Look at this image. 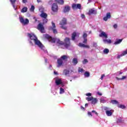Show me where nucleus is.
<instances>
[{
    "label": "nucleus",
    "instance_id": "53",
    "mask_svg": "<svg viewBox=\"0 0 127 127\" xmlns=\"http://www.w3.org/2000/svg\"><path fill=\"white\" fill-rule=\"evenodd\" d=\"M80 109L82 110V111H85V108L83 107L82 106L80 107Z\"/></svg>",
    "mask_w": 127,
    "mask_h": 127
},
{
    "label": "nucleus",
    "instance_id": "32",
    "mask_svg": "<svg viewBox=\"0 0 127 127\" xmlns=\"http://www.w3.org/2000/svg\"><path fill=\"white\" fill-rule=\"evenodd\" d=\"M103 52L105 54H108V53H109V52H110V50H109V49H105L103 51Z\"/></svg>",
    "mask_w": 127,
    "mask_h": 127
},
{
    "label": "nucleus",
    "instance_id": "54",
    "mask_svg": "<svg viewBox=\"0 0 127 127\" xmlns=\"http://www.w3.org/2000/svg\"><path fill=\"white\" fill-rule=\"evenodd\" d=\"M52 0H50L49 2V4H51V3H52Z\"/></svg>",
    "mask_w": 127,
    "mask_h": 127
},
{
    "label": "nucleus",
    "instance_id": "1",
    "mask_svg": "<svg viewBox=\"0 0 127 127\" xmlns=\"http://www.w3.org/2000/svg\"><path fill=\"white\" fill-rule=\"evenodd\" d=\"M28 37L31 39V40H33L35 45H37L40 49H43L44 48V45L42 44V43L39 40L37 37L33 34H30L28 33L27 34Z\"/></svg>",
    "mask_w": 127,
    "mask_h": 127
},
{
    "label": "nucleus",
    "instance_id": "17",
    "mask_svg": "<svg viewBox=\"0 0 127 127\" xmlns=\"http://www.w3.org/2000/svg\"><path fill=\"white\" fill-rule=\"evenodd\" d=\"M78 46H79V47H83V48H90V46L88 45H85L84 44H82L81 43H79Z\"/></svg>",
    "mask_w": 127,
    "mask_h": 127
},
{
    "label": "nucleus",
    "instance_id": "51",
    "mask_svg": "<svg viewBox=\"0 0 127 127\" xmlns=\"http://www.w3.org/2000/svg\"><path fill=\"white\" fill-rule=\"evenodd\" d=\"M88 116H91V117H93V115H92L91 112H88Z\"/></svg>",
    "mask_w": 127,
    "mask_h": 127
},
{
    "label": "nucleus",
    "instance_id": "31",
    "mask_svg": "<svg viewBox=\"0 0 127 127\" xmlns=\"http://www.w3.org/2000/svg\"><path fill=\"white\" fill-rule=\"evenodd\" d=\"M43 24H44L45 23H47V21H48V19H47V18H44L43 19Z\"/></svg>",
    "mask_w": 127,
    "mask_h": 127
},
{
    "label": "nucleus",
    "instance_id": "23",
    "mask_svg": "<svg viewBox=\"0 0 127 127\" xmlns=\"http://www.w3.org/2000/svg\"><path fill=\"white\" fill-rule=\"evenodd\" d=\"M123 41V39L117 40V41L114 43L115 45H118L120 44Z\"/></svg>",
    "mask_w": 127,
    "mask_h": 127
},
{
    "label": "nucleus",
    "instance_id": "22",
    "mask_svg": "<svg viewBox=\"0 0 127 127\" xmlns=\"http://www.w3.org/2000/svg\"><path fill=\"white\" fill-rule=\"evenodd\" d=\"M55 1L59 4H64V0H55Z\"/></svg>",
    "mask_w": 127,
    "mask_h": 127
},
{
    "label": "nucleus",
    "instance_id": "56",
    "mask_svg": "<svg viewBox=\"0 0 127 127\" xmlns=\"http://www.w3.org/2000/svg\"><path fill=\"white\" fill-rule=\"evenodd\" d=\"M30 44H31V45H32V46H33V43H32V41L30 42Z\"/></svg>",
    "mask_w": 127,
    "mask_h": 127
},
{
    "label": "nucleus",
    "instance_id": "43",
    "mask_svg": "<svg viewBox=\"0 0 127 127\" xmlns=\"http://www.w3.org/2000/svg\"><path fill=\"white\" fill-rule=\"evenodd\" d=\"M83 64H86V63H88V60L87 59H84L82 62Z\"/></svg>",
    "mask_w": 127,
    "mask_h": 127
},
{
    "label": "nucleus",
    "instance_id": "26",
    "mask_svg": "<svg viewBox=\"0 0 127 127\" xmlns=\"http://www.w3.org/2000/svg\"><path fill=\"white\" fill-rule=\"evenodd\" d=\"M103 42H104V43H108V44H111V43H112L111 40L104 39Z\"/></svg>",
    "mask_w": 127,
    "mask_h": 127
},
{
    "label": "nucleus",
    "instance_id": "29",
    "mask_svg": "<svg viewBox=\"0 0 127 127\" xmlns=\"http://www.w3.org/2000/svg\"><path fill=\"white\" fill-rule=\"evenodd\" d=\"M69 73L70 71L68 70L64 69V75H65V76H66V75H69Z\"/></svg>",
    "mask_w": 127,
    "mask_h": 127
},
{
    "label": "nucleus",
    "instance_id": "45",
    "mask_svg": "<svg viewBox=\"0 0 127 127\" xmlns=\"http://www.w3.org/2000/svg\"><path fill=\"white\" fill-rule=\"evenodd\" d=\"M61 27L63 29H64V30H66V29H67V27H65L63 25L61 26Z\"/></svg>",
    "mask_w": 127,
    "mask_h": 127
},
{
    "label": "nucleus",
    "instance_id": "57",
    "mask_svg": "<svg viewBox=\"0 0 127 127\" xmlns=\"http://www.w3.org/2000/svg\"><path fill=\"white\" fill-rule=\"evenodd\" d=\"M98 95H99V96H102V93L98 92Z\"/></svg>",
    "mask_w": 127,
    "mask_h": 127
},
{
    "label": "nucleus",
    "instance_id": "61",
    "mask_svg": "<svg viewBox=\"0 0 127 127\" xmlns=\"http://www.w3.org/2000/svg\"><path fill=\"white\" fill-rule=\"evenodd\" d=\"M34 19H35L36 21H37V19H36V18L35 17H34Z\"/></svg>",
    "mask_w": 127,
    "mask_h": 127
},
{
    "label": "nucleus",
    "instance_id": "39",
    "mask_svg": "<svg viewBox=\"0 0 127 127\" xmlns=\"http://www.w3.org/2000/svg\"><path fill=\"white\" fill-rule=\"evenodd\" d=\"M106 102H107V101L106 100H105V99H100V103H102V104L106 103Z\"/></svg>",
    "mask_w": 127,
    "mask_h": 127
},
{
    "label": "nucleus",
    "instance_id": "24",
    "mask_svg": "<svg viewBox=\"0 0 127 127\" xmlns=\"http://www.w3.org/2000/svg\"><path fill=\"white\" fill-rule=\"evenodd\" d=\"M27 9H28L27 7H24L21 10V12H22V13H24V12H26L27 11Z\"/></svg>",
    "mask_w": 127,
    "mask_h": 127
},
{
    "label": "nucleus",
    "instance_id": "13",
    "mask_svg": "<svg viewBox=\"0 0 127 127\" xmlns=\"http://www.w3.org/2000/svg\"><path fill=\"white\" fill-rule=\"evenodd\" d=\"M99 37H104V38H106V39L108 38V35L104 31H102L99 34Z\"/></svg>",
    "mask_w": 127,
    "mask_h": 127
},
{
    "label": "nucleus",
    "instance_id": "30",
    "mask_svg": "<svg viewBox=\"0 0 127 127\" xmlns=\"http://www.w3.org/2000/svg\"><path fill=\"white\" fill-rule=\"evenodd\" d=\"M84 76L86 78L90 77V72H89L88 71H85L84 73Z\"/></svg>",
    "mask_w": 127,
    "mask_h": 127
},
{
    "label": "nucleus",
    "instance_id": "41",
    "mask_svg": "<svg viewBox=\"0 0 127 127\" xmlns=\"http://www.w3.org/2000/svg\"><path fill=\"white\" fill-rule=\"evenodd\" d=\"M87 41H88V39H87V38H84L83 41V43H84V44H86Z\"/></svg>",
    "mask_w": 127,
    "mask_h": 127
},
{
    "label": "nucleus",
    "instance_id": "28",
    "mask_svg": "<svg viewBox=\"0 0 127 127\" xmlns=\"http://www.w3.org/2000/svg\"><path fill=\"white\" fill-rule=\"evenodd\" d=\"M111 103L113 105H117L119 104V102L116 100H111Z\"/></svg>",
    "mask_w": 127,
    "mask_h": 127
},
{
    "label": "nucleus",
    "instance_id": "3",
    "mask_svg": "<svg viewBox=\"0 0 127 127\" xmlns=\"http://www.w3.org/2000/svg\"><path fill=\"white\" fill-rule=\"evenodd\" d=\"M64 46L65 47V48H69V47L71 46V42H70L69 38H65L64 39Z\"/></svg>",
    "mask_w": 127,
    "mask_h": 127
},
{
    "label": "nucleus",
    "instance_id": "36",
    "mask_svg": "<svg viewBox=\"0 0 127 127\" xmlns=\"http://www.w3.org/2000/svg\"><path fill=\"white\" fill-rule=\"evenodd\" d=\"M117 80H125V79H127V76H123L121 78L117 77Z\"/></svg>",
    "mask_w": 127,
    "mask_h": 127
},
{
    "label": "nucleus",
    "instance_id": "12",
    "mask_svg": "<svg viewBox=\"0 0 127 127\" xmlns=\"http://www.w3.org/2000/svg\"><path fill=\"white\" fill-rule=\"evenodd\" d=\"M70 9H71V7H70V6L65 5L63 11L64 12V13H66V12H69Z\"/></svg>",
    "mask_w": 127,
    "mask_h": 127
},
{
    "label": "nucleus",
    "instance_id": "38",
    "mask_svg": "<svg viewBox=\"0 0 127 127\" xmlns=\"http://www.w3.org/2000/svg\"><path fill=\"white\" fill-rule=\"evenodd\" d=\"M86 100L88 101V102H90V101H92L93 100V97H86Z\"/></svg>",
    "mask_w": 127,
    "mask_h": 127
},
{
    "label": "nucleus",
    "instance_id": "46",
    "mask_svg": "<svg viewBox=\"0 0 127 127\" xmlns=\"http://www.w3.org/2000/svg\"><path fill=\"white\" fill-rule=\"evenodd\" d=\"M10 2H11V3H15V2H16V0H10Z\"/></svg>",
    "mask_w": 127,
    "mask_h": 127
},
{
    "label": "nucleus",
    "instance_id": "16",
    "mask_svg": "<svg viewBox=\"0 0 127 127\" xmlns=\"http://www.w3.org/2000/svg\"><path fill=\"white\" fill-rule=\"evenodd\" d=\"M109 18H111V13L108 12L106 14V16L104 17L103 19L105 20V21H107Z\"/></svg>",
    "mask_w": 127,
    "mask_h": 127
},
{
    "label": "nucleus",
    "instance_id": "11",
    "mask_svg": "<svg viewBox=\"0 0 127 127\" xmlns=\"http://www.w3.org/2000/svg\"><path fill=\"white\" fill-rule=\"evenodd\" d=\"M80 34L74 32L71 34V40H73V41L76 39V37H79V35Z\"/></svg>",
    "mask_w": 127,
    "mask_h": 127
},
{
    "label": "nucleus",
    "instance_id": "62",
    "mask_svg": "<svg viewBox=\"0 0 127 127\" xmlns=\"http://www.w3.org/2000/svg\"><path fill=\"white\" fill-rule=\"evenodd\" d=\"M122 74H123V72H120V75Z\"/></svg>",
    "mask_w": 127,
    "mask_h": 127
},
{
    "label": "nucleus",
    "instance_id": "19",
    "mask_svg": "<svg viewBox=\"0 0 127 127\" xmlns=\"http://www.w3.org/2000/svg\"><path fill=\"white\" fill-rule=\"evenodd\" d=\"M55 82L57 86H59V85L62 84V80L61 79H56Z\"/></svg>",
    "mask_w": 127,
    "mask_h": 127
},
{
    "label": "nucleus",
    "instance_id": "44",
    "mask_svg": "<svg viewBox=\"0 0 127 127\" xmlns=\"http://www.w3.org/2000/svg\"><path fill=\"white\" fill-rule=\"evenodd\" d=\"M86 96H87V97H91V96H92V93H86Z\"/></svg>",
    "mask_w": 127,
    "mask_h": 127
},
{
    "label": "nucleus",
    "instance_id": "7",
    "mask_svg": "<svg viewBox=\"0 0 127 127\" xmlns=\"http://www.w3.org/2000/svg\"><path fill=\"white\" fill-rule=\"evenodd\" d=\"M97 13V10H95V8L89 9L88 12H87L88 15H92V14L96 15Z\"/></svg>",
    "mask_w": 127,
    "mask_h": 127
},
{
    "label": "nucleus",
    "instance_id": "25",
    "mask_svg": "<svg viewBox=\"0 0 127 127\" xmlns=\"http://www.w3.org/2000/svg\"><path fill=\"white\" fill-rule=\"evenodd\" d=\"M72 63L74 65H77V64H78V59L77 58H74L72 60Z\"/></svg>",
    "mask_w": 127,
    "mask_h": 127
},
{
    "label": "nucleus",
    "instance_id": "47",
    "mask_svg": "<svg viewBox=\"0 0 127 127\" xmlns=\"http://www.w3.org/2000/svg\"><path fill=\"white\" fill-rule=\"evenodd\" d=\"M81 18H85V15L84 14H82L81 15Z\"/></svg>",
    "mask_w": 127,
    "mask_h": 127
},
{
    "label": "nucleus",
    "instance_id": "55",
    "mask_svg": "<svg viewBox=\"0 0 127 127\" xmlns=\"http://www.w3.org/2000/svg\"><path fill=\"white\" fill-rule=\"evenodd\" d=\"M54 73L55 75H58V72L57 71H54Z\"/></svg>",
    "mask_w": 127,
    "mask_h": 127
},
{
    "label": "nucleus",
    "instance_id": "60",
    "mask_svg": "<svg viewBox=\"0 0 127 127\" xmlns=\"http://www.w3.org/2000/svg\"><path fill=\"white\" fill-rule=\"evenodd\" d=\"M94 46H97V43H94Z\"/></svg>",
    "mask_w": 127,
    "mask_h": 127
},
{
    "label": "nucleus",
    "instance_id": "59",
    "mask_svg": "<svg viewBox=\"0 0 127 127\" xmlns=\"http://www.w3.org/2000/svg\"><path fill=\"white\" fill-rule=\"evenodd\" d=\"M88 103L85 104V107H88Z\"/></svg>",
    "mask_w": 127,
    "mask_h": 127
},
{
    "label": "nucleus",
    "instance_id": "4",
    "mask_svg": "<svg viewBox=\"0 0 127 127\" xmlns=\"http://www.w3.org/2000/svg\"><path fill=\"white\" fill-rule=\"evenodd\" d=\"M19 18L20 22H21L22 24H23V25H27V24L29 23V20H28V19L27 18H26L24 20V19L23 18V17L22 16L19 17Z\"/></svg>",
    "mask_w": 127,
    "mask_h": 127
},
{
    "label": "nucleus",
    "instance_id": "50",
    "mask_svg": "<svg viewBox=\"0 0 127 127\" xmlns=\"http://www.w3.org/2000/svg\"><path fill=\"white\" fill-rule=\"evenodd\" d=\"M23 3H26L27 2V0H22Z\"/></svg>",
    "mask_w": 127,
    "mask_h": 127
},
{
    "label": "nucleus",
    "instance_id": "9",
    "mask_svg": "<svg viewBox=\"0 0 127 127\" xmlns=\"http://www.w3.org/2000/svg\"><path fill=\"white\" fill-rule=\"evenodd\" d=\"M52 27H51V29L53 30V33L55 34H57L58 32L57 31V29H56V26L55 25V23L53 22H52Z\"/></svg>",
    "mask_w": 127,
    "mask_h": 127
},
{
    "label": "nucleus",
    "instance_id": "42",
    "mask_svg": "<svg viewBox=\"0 0 127 127\" xmlns=\"http://www.w3.org/2000/svg\"><path fill=\"white\" fill-rule=\"evenodd\" d=\"M13 8H14V9H16V6H15V3H11Z\"/></svg>",
    "mask_w": 127,
    "mask_h": 127
},
{
    "label": "nucleus",
    "instance_id": "8",
    "mask_svg": "<svg viewBox=\"0 0 127 127\" xmlns=\"http://www.w3.org/2000/svg\"><path fill=\"white\" fill-rule=\"evenodd\" d=\"M52 10L53 12H57L58 11V5L57 3H54L52 6Z\"/></svg>",
    "mask_w": 127,
    "mask_h": 127
},
{
    "label": "nucleus",
    "instance_id": "21",
    "mask_svg": "<svg viewBox=\"0 0 127 127\" xmlns=\"http://www.w3.org/2000/svg\"><path fill=\"white\" fill-rule=\"evenodd\" d=\"M41 17L43 18H47L48 15L46 13L42 12L40 15Z\"/></svg>",
    "mask_w": 127,
    "mask_h": 127
},
{
    "label": "nucleus",
    "instance_id": "35",
    "mask_svg": "<svg viewBox=\"0 0 127 127\" xmlns=\"http://www.w3.org/2000/svg\"><path fill=\"white\" fill-rule=\"evenodd\" d=\"M34 9H35V7H34V5H32L30 9V11H34Z\"/></svg>",
    "mask_w": 127,
    "mask_h": 127
},
{
    "label": "nucleus",
    "instance_id": "15",
    "mask_svg": "<svg viewBox=\"0 0 127 127\" xmlns=\"http://www.w3.org/2000/svg\"><path fill=\"white\" fill-rule=\"evenodd\" d=\"M127 49L124 51L123 52L122 54L121 55H119L117 56V59H120L121 57H123V56H125V55H127Z\"/></svg>",
    "mask_w": 127,
    "mask_h": 127
},
{
    "label": "nucleus",
    "instance_id": "49",
    "mask_svg": "<svg viewBox=\"0 0 127 127\" xmlns=\"http://www.w3.org/2000/svg\"><path fill=\"white\" fill-rule=\"evenodd\" d=\"M92 113H95V115H97V116H98V113H97V112H96V111L93 110L92 111Z\"/></svg>",
    "mask_w": 127,
    "mask_h": 127
},
{
    "label": "nucleus",
    "instance_id": "2",
    "mask_svg": "<svg viewBox=\"0 0 127 127\" xmlns=\"http://www.w3.org/2000/svg\"><path fill=\"white\" fill-rule=\"evenodd\" d=\"M69 58V57L66 55H63L61 57L60 59H58L57 61L58 65L57 67H61V66L63 65V61H67V59Z\"/></svg>",
    "mask_w": 127,
    "mask_h": 127
},
{
    "label": "nucleus",
    "instance_id": "27",
    "mask_svg": "<svg viewBox=\"0 0 127 127\" xmlns=\"http://www.w3.org/2000/svg\"><path fill=\"white\" fill-rule=\"evenodd\" d=\"M106 114L107 115V116H108V117H111V116H112L113 115V113H112L110 111H106Z\"/></svg>",
    "mask_w": 127,
    "mask_h": 127
},
{
    "label": "nucleus",
    "instance_id": "14",
    "mask_svg": "<svg viewBox=\"0 0 127 127\" xmlns=\"http://www.w3.org/2000/svg\"><path fill=\"white\" fill-rule=\"evenodd\" d=\"M60 25H65L67 24V19L63 18L60 23Z\"/></svg>",
    "mask_w": 127,
    "mask_h": 127
},
{
    "label": "nucleus",
    "instance_id": "20",
    "mask_svg": "<svg viewBox=\"0 0 127 127\" xmlns=\"http://www.w3.org/2000/svg\"><path fill=\"white\" fill-rule=\"evenodd\" d=\"M98 102V99L97 98H92V100H91V104L93 105H95L97 104V102Z\"/></svg>",
    "mask_w": 127,
    "mask_h": 127
},
{
    "label": "nucleus",
    "instance_id": "58",
    "mask_svg": "<svg viewBox=\"0 0 127 127\" xmlns=\"http://www.w3.org/2000/svg\"><path fill=\"white\" fill-rule=\"evenodd\" d=\"M37 2H41V0H37Z\"/></svg>",
    "mask_w": 127,
    "mask_h": 127
},
{
    "label": "nucleus",
    "instance_id": "40",
    "mask_svg": "<svg viewBox=\"0 0 127 127\" xmlns=\"http://www.w3.org/2000/svg\"><path fill=\"white\" fill-rule=\"evenodd\" d=\"M87 36H88V34H87V33H83V37L84 39L87 38Z\"/></svg>",
    "mask_w": 127,
    "mask_h": 127
},
{
    "label": "nucleus",
    "instance_id": "5",
    "mask_svg": "<svg viewBox=\"0 0 127 127\" xmlns=\"http://www.w3.org/2000/svg\"><path fill=\"white\" fill-rule=\"evenodd\" d=\"M44 37L50 40L52 43H55V42H56V39L52 38V37L49 36L48 34L45 35Z\"/></svg>",
    "mask_w": 127,
    "mask_h": 127
},
{
    "label": "nucleus",
    "instance_id": "10",
    "mask_svg": "<svg viewBox=\"0 0 127 127\" xmlns=\"http://www.w3.org/2000/svg\"><path fill=\"white\" fill-rule=\"evenodd\" d=\"M81 4L78 3V4H75V3H73L72 4V8L73 9H81Z\"/></svg>",
    "mask_w": 127,
    "mask_h": 127
},
{
    "label": "nucleus",
    "instance_id": "33",
    "mask_svg": "<svg viewBox=\"0 0 127 127\" xmlns=\"http://www.w3.org/2000/svg\"><path fill=\"white\" fill-rule=\"evenodd\" d=\"M64 93H65V90H64V89L60 88V94H63Z\"/></svg>",
    "mask_w": 127,
    "mask_h": 127
},
{
    "label": "nucleus",
    "instance_id": "34",
    "mask_svg": "<svg viewBox=\"0 0 127 127\" xmlns=\"http://www.w3.org/2000/svg\"><path fill=\"white\" fill-rule=\"evenodd\" d=\"M118 108L120 109H126V106L124 105H118Z\"/></svg>",
    "mask_w": 127,
    "mask_h": 127
},
{
    "label": "nucleus",
    "instance_id": "18",
    "mask_svg": "<svg viewBox=\"0 0 127 127\" xmlns=\"http://www.w3.org/2000/svg\"><path fill=\"white\" fill-rule=\"evenodd\" d=\"M57 44L59 45V46H64V42L61 41L60 39H58Z\"/></svg>",
    "mask_w": 127,
    "mask_h": 127
},
{
    "label": "nucleus",
    "instance_id": "52",
    "mask_svg": "<svg viewBox=\"0 0 127 127\" xmlns=\"http://www.w3.org/2000/svg\"><path fill=\"white\" fill-rule=\"evenodd\" d=\"M104 77H105V74H102V75H101V80H103Z\"/></svg>",
    "mask_w": 127,
    "mask_h": 127
},
{
    "label": "nucleus",
    "instance_id": "37",
    "mask_svg": "<svg viewBox=\"0 0 127 127\" xmlns=\"http://www.w3.org/2000/svg\"><path fill=\"white\" fill-rule=\"evenodd\" d=\"M84 71V69L81 67L78 68V72L79 73H83Z\"/></svg>",
    "mask_w": 127,
    "mask_h": 127
},
{
    "label": "nucleus",
    "instance_id": "48",
    "mask_svg": "<svg viewBox=\"0 0 127 127\" xmlns=\"http://www.w3.org/2000/svg\"><path fill=\"white\" fill-rule=\"evenodd\" d=\"M113 27H114V28L116 29V28H118V25H117L116 24H114Z\"/></svg>",
    "mask_w": 127,
    "mask_h": 127
},
{
    "label": "nucleus",
    "instance_id": "6",
    "mask_svg": "<svg viewBox=\"0 0 127 127\" xmlns=\"http://www.w3.org/2000/svg\"><path fill=\"white\" fill-rule=\"evenodd\" d=\"M37 29L41 31L42 33H43L45 29L43 24H42L41 23H39L37 26Z\"/></svg>",
    "mask_w": 127,
    "mask_h": 127
}]
</instances>
